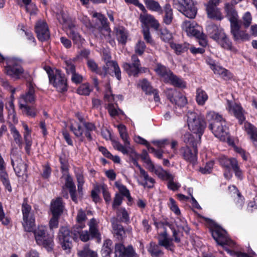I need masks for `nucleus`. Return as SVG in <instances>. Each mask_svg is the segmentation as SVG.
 I'll return each mask as SVG.
<instances>
[{
	"label": "nucleus",
	"instance_id": "obj_28",
	"mask_svg": "<svg viewBox=\"0 0 257 257\" xmlns=\"http://www.w3.org/2000/svg\"><path fill=\"white\" fill-rule=\"evenodd\" d=\"M165 83H169L175 87L185 88L186 87V83L182 78L175 75L173 72L168 76Z\"/></svg>",
	"mask_w": 257,
	"mask_h": 257
},
{
	"label": "nucleus",
	"instance_id": "obj_34",
	"mask_svg": "<svg viewBox=\"0 0 257 257\" xmlns=\"http://www.w3.org/2000/svg\"><path fill=\"white\" fill-rule=\"evenodd\" d=\"M148 251L152 257H162L164 252L159 244L154 241H151L147 247Z\"/></svg>",
	"mask_w": 257,
	"mask_h": 257
},
{
	"label": "nucleus",
	"instance_id": "obj_14",
	"mask_svg": "<svg viewBox=\"0 0 257 257\" xmlns=\"http://www.w3.org/2000/svg\"><path fill=\"white\" fill-rule=\"evenodd\" d=\"M132 63H123L122 67L128 76L135 77H138L139 74L141 72V64L140 59L136 54L131 56Z\"/></svg>",
	"mask_w": 257,
	"mask_h": 257
},
{
	"label": "nucleus",
	"instance_id": "obj_54",
	"mask_svg": "<svg viewBox=\"0 0 257 257\" xmlns=\"http://www.w3.org/2000/svg\"><path fill=\"white\" fill-rule=\"evenodd\" d=\"M208 98V95L204 90L201 88H198L197 89L196 101L198 105L203 106Z\"/></svg>",
	"mask_w": 257,
	"mask_h": 257
},
{
	"label": "nucleus",
	"instance_id": "obj_11",
	"mask_svg": "<svg viewBox=\"0 0 257 257\" xmlns=\"http://www.w3.org/2000/svg\"><path fill=\"white\" fill-rule=\"evenodd\" d=\"M73 236L72 227L71 229L68 226H62L60 227L57 237L63 250L70 251L73 246Z\"/></svg>",
	"mask_w": 257,
	"mask_h": 257
},
{
	"label": "nucleus",
	"instance_id": "obj_27",
	"mask_svg": "<svg viewBox=\"0 0 257 257\" xmlns=\"http://www.w3.org/2000/svg\"><path fill=\"white\" fill-rule=\"evenodd\" d=\"M69 129L76 138H80V142H85V138L83 134L85 135V128L80 123L75 121L73 123H71L69 125Z\"/></svg>",
	"mask_w": 257,
	"mask_h": 257
},
{
	"label": "nucleus",
	"instance_id": "obj_20",
	"mask_svg": "<svg viewBox=\"0 0 257 257\" xmlns=\"http://www.w3.org/2000/svg\"><path fill=\"white\" fill-rule=\"evenodd\" d=\"M103 67H105L104 70H106V72L103 74V76H105L108 73L113 76L114 73L118 80L120 81L121 79V70L116 61L108 60L105 61V65Z\"/></svg>",
	"mask_w": 257,
	"mask_h": 257
},
{
	"label": "nucleus",
	"instance_id": "obj_25",
	"mask_svg": "<svg viewBox=\"0 0 257 257\" xmlns=\"http://www.w3.org/2000/svg\"><path fill=\"white\" fill-rule=\"evenodd\" d=\"M140 20L143 25V28L151 27L156 31L159 30L160 24L153 16L149 14L141 15Z\"/></svg>",
	"mask_w": 257,
	"mask_h": 257
},
{
	"label": "nucleus",
	"instance_id": "obj_6",
	"mask_svg": "<svg viewBox=\"0 0 257 257\" xmlns=\"http://www.w3.org/2000/svg\"><path fill=\"white\" fill-rule=\"evenodd\" d=\"M209 230L216 243L222 246L228 253H231L232 250L224 246L233 244V241L228 236L226 231L215 222H212Z\"/></svg>",
	"mask_w": 257,
	"mask_h": 257
},
{
	"label": "nucleus",
	"instance_id": "obj_35",
	"mask_svg": "<svg viewBox=\"0 0 257 257\" xmlns=\"http://www.w3.org/2000/svg\"><path fill=\"white\" fill-rule=\"evenodd\" d=\"M75 175L77 182V191L80 197H82L83 186L85 183V179L83 175V172L79 168L75 171Z\"/></svg>",
	"mask_w": 257,
	"mask_h": 257
},
{
	"label": "nucleus",
	"instance_id": "obj_8",
	"mask_svg": "<svg viewBox=\"0 0 257 257\" xmlns=\"http://www.w3.org/2000/svg\"><path fill=\"white\" fill-rule=\"evenodd\" d=\"M187 121L191 132L198 136L199 140H201L206 127V122L203 116L198 115L195 112H190L188 114Z\"/></svg>",
	"mask_w": 257,
	"mask_h": 257
},
{
	"label": "nucleus",
	"instance_id": "obj_43",
	"mask_svg": "<svg viewBox=\"0 0 257 257\" xmlns=\"http://www.w3.org/2000/svg\"><path fill=\"white\" fill-rule=\"evenodd\" d=\"M87 65L88 69L93 73H95L99 75L103 76V74H105L106 70L105 67H98L97 63L93 59H88L87 61Z\"/></svg>",
	"mask_w": 257,
	"mask_h": 257
},
{
	"label": "nucleus",
	"instance_id": "obj_22",
	"mask_svg": "<svg viewBox=\"0 0 257 257\" xmlns=\"http://www.w3.org/2000/svg\"><path fill=\"white\" fill-rule=\"evenodd\" d=\"M76 116L79 121V123H82L85 128V137L88 142H91L93 139L92 136V132L96 130L95 124L93 122L86 121L84 118L80 115L79 113L76 114Z\"/></svg>",
	"mask_w": 257,
	"mask_h": 257
},
{
	"label": "nucleus",
	"instance_id": "obj_29",
	"mask_svg": "<svg viewBox=\"0 0 257 257\" xmlns=\"http://www.w3.org/2000/svg\"><path fill=\"white\" fill-rule=\"evenodd\" d=\"M154 71L158 76L163 79L164 82H165L166 80H167L168 76L172 72L169 67L160 63L156 64V67L154 68Z\"/></svg>",
	"mask_w": 257,
	"mask_h": 257
},
{
	"label": "nucleus",
	"instance_id": "obj_16",
	"mask_svg": "<svg viewBox=\"0 0 257 257\" xmlns=\"http://www.w3.org/2000/svg\"><path fill=\"white\" fill-rule=\"evenodd\" d=\"M178 154L186 162L194 164L197 160L198 148L185 146L179 149Z\"/></svg>",
	"mask_w": 257,
	"mask_h": 257
},
{
	"label": "nucleus",
	"instance_id": "obj_4",
	"mask_svg": "<svg viewBox=\"0 0 257 257\" xmlns=\"http://www.w3.org/2000/svg\"><path fill=\"white\" fill-rule=\"evenodd\" d=\"M44 70L48 74L49 83L56 88L58 92L64 93L67 91V80L65 74L61 70L56 69L54 71L49 66H45Z\"/></svg>",
	"mask_w": 257,
	"mask_h": 257
},
{
	"label": "nucleus",
	"instance_id": "obj_30",
	"mask_svg": "<svg viewBox=\"0 0 257 257\" xmlns=\"http://www.w3.org/2000/svg\"><path fill=\"white\" fill-rule=\"evenodd\" d=\"M114 31L118 42L123 45H125L128 37V33L125 28L123 26L115 27Z\"/></svg>",
	"mask_w": 257,
	"mask_h": 257
},
{
	"label": "nucleus",
	"instance_id": "obj_39",
	"mask_svg": "<svg viewBox=\"0 0 257 257\" xmlns=\"http://www.w3.org/2000/svg\"><path fill=\"white\" fill-rule=\"evenodd\" d=\"M206 11L208 18L210 19L221 21L223 19L222 13L218 8L206 7Z\"/></svg>",
	"mask_w": 257,
	"mask_h": 257
},
{
	"label": "nucleus",
	"instance_id": "obj_23",
	"mask_svg": "<svg viewBox=\"0 0 257 257\" xmlns=\"http://www.w3.org/2000/svg\"><path fill=\"white\" fill-rule=\"evenodd\" d=\"M65 208V203L61 197H56L51 200L50 209L52 215L61 216Z\"/></svg>",
	"mask_w": 257,
	"mask_h": 257
},
{
	"label": "nucleus",
	"instance_id": "obj_53",
	"mask_svg": "<svg viewBox=\"0 0 257 257\" xmlns=\"http://www.w3.org/2000/svg\"><path fill=\"white\" fill-rule=\"evenodd\" d=\"M231 188H232L233 190L234 191V193H236L237 194V198L235 201L236 206L239 209H241L244 204L245 198L235 185L229 186L228 187L229 189H231Z\"/></svg>",
	"mask_w": 257,
	"mask_h": 257
},
{
	"label": "nucleus",
	"instance_id": "obj_61",
	"mask_svg": "<svg viewBox=\"0 0 257 257\" xmlns=\"http://www.w3.org/2000/svg\"><path fill=\"white\" fill-rule=\"evenodd\" d=\"M127 155H129L133 164L139 169L140 172H141V169H144L138 163V154L134 149L132 148L129 149V153Z\"/></svg>",
	"mask_w": 257,
	"mask_h": 257
},
{
	"label": "nucleus",
	"instance_id": "obj_3",
	"mask_svg": "<svg viewBox=\"0 0 257 257\" xmlns=\"http://www.w3.org/2000/svg\"><path fill=\"white\" fill-rule=\"evenodd\" d=\"M207 30L211 38L215 41L222 48L233 52L236 51L231 41L223 29L216 25L211 24L208 26Z\"/></svg>",
	"mask_w": 257,
	"mask_h": 257
},
{
	"label": "nucleus",
	"instance_id": "obj_62",
	"mask_svg": "<svg viewBox=\"0 0 257 257\" xmlns=\"http://www.w3.org/2000/svg\"><path fill=\"white\" fill-rule=\"evenodd\" d=\"M142 31L144 36V38L146 42L148 44H149L152 46H154L155 43L150 34V28L148 27L143 28Z\"/></svg>",
	"mask_w": 257,
	"mask_h": 257
},
{
	"label": "nucleus",
	"instance_id": "obj_1",
	"mask_svg": "<svg viewBox=\"0 0 257 257\" xmlns=\"http://www.w3.org/2000/svg\"><path fill=\"white\" fill-rule=\"evenodd\" d=\"M224 12L225 17L230 22V33L235 41L241 40L244 41L249 39V35L245 31L241 30V24L239 16L235 6L232 4H225Z\"/></svg>",
	"mask_w": 257,
	"mask_h": 257
},
{
	"label": "nucleus",
	"instance_id": "obj_45",
	"mask_svg": "<svg viewBox=\"0 0 257 257\" xmlns=\"http://www.w3.org/2000/svg\"><path fill=\"white\" fill-rule=\"evenodd\" d=\"M69 36L72 39L74 45H76L78 49L82 47V45L85 42V39L82 38L77 31L69 32Z\"/></svg>",
	"mask_w": 257,
	"mask_h": 257
},
{
	"label": "nucleus",
	"instance_id": "obj_57",
	"mask_svg": "<svg viewBox=\"0 0 257 257\" xmlns=\"http://www.w3.org/2000/svg\"><path fill=\"white\" fill-rule=\"evenodd\" d=\"M92 90L93 89L90 87V85L88 83H84L81 84L78 87L76 92L79 95L88 96Z\"/></svg>",
	"mask_w": 257,
	"mask_h": 257
},
{
	"label": "nucleus",
	"instance_id": "obj_49",
	"mask_svg": "<svg viewBox=\"0 0 257 257\" xmlns=\"http://www.w3.org/2000/svg\"><path fill=\"white\" fill-rule=\"evenodd\" d=\"M146 7L150 11L163 14V10L159 3L154 0H143Z\"/></svg>",
	"mask_w": 257,
	"mask_h": 257
},
{
	"label": "nucleus",
	"instance_id": "obj_48",
	"mask_svg": "<svg viewBox=\"0 0 257 257\" xmlns=\"http://www.w3.org/2000/svg\"><path fill=\"white\" fill-rule=\"evenodd\" d=\"M78 257H98L97 253L90 249L88 245H85L82 249L77 251Z\"/></svg>",
	"mask_w": 257,
	"mask_h": 257
},
{
	"label": "nucleus",
	"instance_id": "obj_17",
	"mask_svg": "<svg viewBox=\"0 0 257 257\" xmlns=\"http://www.w3.org/2000/svg\"><path fill=\"white\" fill-rule=\"evenodd\" d=\"M114 253L115 257H139L132 245L125 247L122 242L115 244Z\"/></svg>",
	"mask_w": 257,
	"mask_h": 257
},
{
	"label": "nucleus",
	"instance_id": "obj_40",
	"mask_svg": "<svg viewBox=\"0 0 257 257\" xmlns=\"http://www.w3.org/2000/svg\"><path fill=\"white\" fill-rule=\"evenodd\" d=\"M76 224L72 227V228H79V229H83L85 227V221L87 219V216L85 212L82 209L78 211L77 215L76 216Z\"/></svg>",
	"mask_w": 257,
	"mask_h": 257
},
{
	"label": "nucleus",
	"instance_id": "obj_56",
	"mask_svg": "<svg viewBox=\"0 0 257 257\" xmlns=\"http://www.w3.org/2000/svg\"><path fill=\"white\" fill-rule=\"evenodd\" d=\"M93 17L97 18V19L100 22L103 29L105 31H110L109 22H108L107 19L105 17L104 15L101 13L95 12L93 14Z\"/></svg>",
	"mask_w": 257,
	"mask_h": 257
},
{
	"label": "nucleus",
	"instance_id": "obj_63",
	"mask_svg": "<svg viewBox=\"0 0 257 257\" xmlns=\"http://www.w3.org/2000/svg\"><path fill=\"white\" fill-rule=\"evenodd\" d=\"M170 210L174 212L176 215H179L181 214L180 210L178 206L176 201L172 197L169 198V203L168 204Z\"/></svg>",
	"mask_w": 257,
	"mask_h": 257
},
{
	"label": "nucleus",
	"instance_id": "obj_21",
	"mask_svg": "<svg viewBox=\"0 0 257 257\" xmlns=\"http://www.w3.org/2000/svg\"><path fill=\"white\" fill-rule=\"evenodd\" d=\"M235 160V158H228L225 156H221L218 158L220 166L224 169L223 176L227 180H230L232 177V174L229 171V168Z\"/></svg>",
	"mask_w": 257,
	"mask_h": 257
},
{
	"label": "nucleus",
	"instance_id": "obj_46",
	"mask_svg": "<svg viewBox=\"0 0 257 257\" xmlns=\"http://www.w3.org/2000/svg\"><path fill=\"white\" fill-rule=\"evenodd\" d=\"M112 241L110 239L104 240L101 249V254L103 257H109L112 253Z\"/></svg>",
	"mask_w": 257,
	"mask_h": 257
},
{
	"label": "nucleus",
	"instance_id": "obj_5",
	"mask_svg": "<svg viewBox=\"0 0 257 257\" xmlns=\"http://www.w3.org/2000/svg\"><path fill=\"white\" fill-rule=\"evenodd\" d=\"M212 122L208 128L211 130L214 136L221 141H225L228 135V128L226 126V122L222 115L214 112L210 113Z\"/></svg>",
	"mask_w": 257,
	"mask_h": 257
},
{
	"label": "nucleus",
	"instance_id": "obj_36",
	"mask_svg": "<svg viewBox=\"0 0 257 257\" xmlns=\"http://www.w3.org/2000/svg\"><path fill=\"white\" fill-rule=\"evenodd\" d=\"M112 228L114 237L118 241L122 242L126 237L125 231L123 226L117 223H112Z\"/></svg>",
	"mask_w": 257,
	"mask_h": 257
},
{
	"label": "nucleus",
	"instance_id": "obj_26",
	"mask_svg": "<svg viewBox=\"0 0 257 257\" xmlns=\"http://www.w3.org/2000/svg\"><path fill=\"white\" fill-rule=\"evenodd\" d=\"M23 127L25 130L24 133V139L25 144V149L27 155H30L31 153L32 140L31 138L32 130L29 128L28 125L25 122L23 123Z\"/></svg>",
	"mask_w": 257,
	"mask_h": 257
},
{
	"label": "nucleus",
	"instance_id": "obj_2",
	"mask_svg": "<svg viewBox=\"0 0 257 257\" xmlns=\"http://www.w3.org/2000/svg\"><path fill=\"white\" fill-rule=\"evenodd\" d=\"M36 224L32 226L31 231H25L33 232L36 243L45 248L48 252H52L54 250V236L50 234L45 225H39L35 227Z\"/></svg>",
	"mask_w": 257,
	"mask_h": 257
},
{
	"label": "nucleus",
	"instance_id": "obj_55",
	"mask_svg": "<svg viewBox=\"0 0 257 257\" xmlns=\"http://www.w3.org/2000/svg\"><path fill=\"white\" fill-rule=\"evenodd\" d=\"M138 85L147 95H151L152 91L155 89L151 85V83L146 79L144 78L139 81Z\"/></svg>",
	"mask_w": 257,
	"mask_h": 257
},
{
	"label": "nucleus",
	"instance_id": "obj_19",
	"mask_svg": "<svg viewBox=\"0 0 257 257\" xmlns=\"http://www.w3.org/2000/svg\"><path fill=\"white\" fill-rule=\"evenodd\" d=\"M182 27L188 36L197 38L203 33L202 28L195 22L185 21L183 22Z\"/></svg>",
	"mask_w": 257,
	"mask_h": 257
},
{
	"label": "nucleus",
	"instance_id": "obj_32",
	"mask_svg": "<svg viewBox=\"0 0 257 257\" xmlns=\"http://www.w3.org/2000/svg\"><path fill=\"white\" fill-rule=\"evenodd\" d=\"M244 131L249 136L253 145L257 144V127L248 121L244 122Z\"/></svg>",
	"mask_w": 257,
	"mask_h": 257
},
{
	"label": "nucleus",
	"instance_id": "obj_41",
	"mask_svg": "<svg viewBox=\"0 0 257 257\" xmlns=\"http://www.w3.org/2000/svg\"><path fill=\"white\" fill-rule=\"evenodd\" d=\"M229 171L230 172L232 171L234 173L235 177L237 180L242 181L243 179L244 171L241 168L239 162L236 159L229 168Z\"/></svg>",
	"mask_w": 257,
	"mask_h": 257
},
{
	"label": "nucleus",
	"instance_id": "obj_50",
	"mask_svg": "<svg viewBox=\"0 0 257 257\" xmlns=\"http://www.w3.org/2000/svg\"><path fill=\"white\" fill-rule=\"evenodd\" d=\"M19 107L22 109L24 114L31 117H35L37 115L36 108L26 104L20 103Z\"/></svg>",
	"mask_w": 257,
	"mask_h": 257
},
{
	"label": "nucleus",
	"instance_id": "obj_7",
	"mask_svg": "<svg viewBox=\"0 0 257 257\" xmlns=\"http://www.w3.org/2000/svg\"><path fill=\"white\" fill-rule=\"evenodd\" d=\"M59 161L60 163V169L62 173H68L69 165L68 159L65 154L59 157ZM65 186L68 189L69 192L72 200L75 203H78L77 191L76 186L73 181L72 177L68 174L65 178Z\"/></svg>",
	"mask_w": 257,
	"mask_h": 257
},
{
	"label": "nucleus",
	"instance_id": "obj_24",
	"mask_svg": "<svg viewBox=\"0 0 257 257\" xmlns=\"http://www.w3.org/2000/svg\"><path fill=\"white\" fill-rule=\"evenodd\" d=\"M35 86H32L31 84L26 86L25 92L21 95L20 99L25 103L24 104H33L35 103L36 100Z\"/></svg>",
	"mask_w": 257,
	"mask_h": 257
},
{
	"label": "nucleus",
	"instance_id": "obj_44",
	"mask_svg": "<svg viewBox=\"0 0 257 257\" xmlns=\"http://www.w3.org/2000/svg\"><path fill=\"white\" fill-rule=\"evenodd\" d=\"M234 116L237 119L238 123L242 124L245 120V117L243 113V108L240 105L235 104L231 107Z\"/></svg>",
	"mask_w": 257,
	"mask_h": 257
},
{
	"label": "nucleus",
	"instance_id": "obj_51",
	"mask_svg": "<svg viewBox=\"0 0 257 257\" xmlns=\"http://www.w3.org/2000/svg\"><path fill=\"white\" fill-rule=\"evenodd\" d=\"M10 131L15 142L19 146L20 149H22L23 146L22 136L16 126L12 124L10 125Z\"/></svg>",
	"mask_w": 257,
	"mask_h": 257
},
{
	"label": "nucleus",
	"instance_id": "obj_13",
	"mask_svg": "<svg viewBox=\"0 0 257 257\" xmlns=\"http://www.w3.org/2000/svg\"><path fill=\"white\" fill-rule=\"evenodd\" d=\"M6 65L5 66V73L15 79H19L23 73V67L18 60L15 58H5Z\"/></svg>",
	"mask_w": 257,
	"mask_h": 257
},
{
	"label": "nucleus",
	"instance_id": "obj_10",
	"mask_svg": "<svg viewBox=\"0 0 257 257\" xmlns=\"http://www.w3.org/2000/svg\"><path fill=\"white\" fill-rule=\"evenodd\" d=\"M120 137L123 142L122 145L119 142L116 140L112 141V145L114 149L121 152L123 155H127L129 153V149H132L130 146L129 137L127 133L126 127L123 124H119L117 126Z\"/></svg>",
	"mask_w": 257,
	"mask_h": 257
},
{
	"label": "nucleus",
	"instance_id": "obj_64",
	"mask_svg": "<svg viewBox=\"0 0 257 257\" xmlns=\"http://www.w3.org/2000/svg\"><path fill=\"white\" fill-rule=\"evenodd\" d=\"M65 69L66 73L68 74H72L76 71V67L74 62L71 60L69 59L65 61Z\"/></svg>",
	"mask_w": 257,
	"mask_h": 257
},
{
	"label": "nucleus",
	"instance_id": "obj_60",
	"mask_svg": "<svg viewBox=\"0 0 257 257\" xmlns=\"http://www.w3.org/2000/svg\"><path fill=\"white\" fill-rule=\"evenodd\" d=\"M172 239L170 238L163 239L159 238L158 240V244L160 246H163L167 250L172 251L173 249L171 247H174V244L172 242Z\"/></svg>",
	"mask_w": 257,
	"mask_h": 257
},
{
	"label": "nucleus",
	"instance_id": "obj_18",
	"mask_svg": "<svg viewBox=\"0 0 257 257\" xmlns=\"http://www.w3.org/2000/svg\"><path fill=\"white\" fill-rule=\"evenodd\" d=\"M35 32L38 40L43 42L50 38V32L47 23L43 21H38L35 26Z\"/></svg>",
	"mask_w": 257,
	"mask_h": 257
},
{
	"label": "nucleus",
	"instance_id": "obj_12",
	"mask_svg": "<svg viewBox=\"0 0 257 257\" xmlns=\"http://www.w3.org/2000/svg\"><path fill=\"white\" fill-rule=\"evenodd\" d=\"M27 198H24L22 205L23 214L22 225L25 231H31L32 226L35 223V217L33 213H31L32 207L28 203Z\"/></svg>",
	"mask_w": 257,
	"mask_h": 257
},
{
	"label": "nucleus",
	"instance_id": "obj_59",
	"mask_svg": "<svg viewBox=\"0 0 257 257\" xmlns=\"http://www.w3.org/2000/svg\"><path fill=\"white\" fill-rule=\"evenodd\" d=\"M11 221V218L6 215L2 203L0 202V222L5 226L9 225Z\"/></svg>",
	"mask_w": 257,
	"mask_h": 257
},
{
	"label": "nucleus",
	"instance_id": "obj_58",
	"mask_svg": "<svg viewBox=\"0 0 257 257\" xmlns=\"http://www.w3.org/2000/svg\"><path fill=\"white\" fill-rule=\"evenodd\" d=\"M252 16L249 12H245L242 17V21H240L241 26L244 29H247L251 24Z\"/></svg>",
	"mask_w": 257,
	"mask_h": 257
},
{
	"label": "nucleus",
	"instance_id": "obj_38",
	"mask_svg": "<svg viewBox=\"0 0 257 257\" xmlns=\"http://www.w3.org/2000/svg\"><path fill=\"white\" fill-rule=\"evenodd\" d=\"M140 173V177L144 178L145 182H140L139 184L143 186L145 188H152L155 183V179L150 177L147 172L144 169H141Z\"/></svg>",
	"mask_w": 257,
	"mask_h": 257
},
{
	"label": "nucleus",
	"instance_id": "obj_47",
	"mask_svg": "<svg viewBox=\"0 0 257 257\" xmlns=\"http://www.w3.org/2000/svg\"><path fill=\"white\" fill-rule=\"evenodd\" d=\"M0 181L2 182L6 190H7L9 192H11L12 191V187L9 174L7 170L0 171Z\"/></svg>",
	"mask_w": 257,
	"mask_h": 257
},
{
	"label": "nucleus",
	"instance_id": "obj_31",
	"mask_svg": "<svg viewBox=\"0 0 257 257\" xmlns=\"http://www.w3.org/2000/svg\"><path fill=\"white\" fill-rule=\"evenodd\" d=\"M182 140L186 144V146L189 147L197 148V145L201 142V140H199L198 136L196 135V138L190 133H186L182 136Z\"/></svg>",
	"mask_w": 257,
	"mask_h": 257
},
{
	"label": "nucleus",
	"instance_id": "obj_37",
	"mask_svg": "<svg viewBox=\"0 0 257 257\" xmlns=\"http://www.w3.org/2000/svg\"><path fill=\"white\" fill-rule=\"evenodd\" d=\"M163 14H164L163 16V22L167 25H170L173 19V10L170 4L167 3L163 7Z\"/></svg>",
	"mask_w": 257,
	"mask_h": 257
},
{
	"label": "nucleus",
	"instance_id": "obj_42",
	"mask_svg": "<svg viewBox=\"0 0 257 257\" xmlns=\"http://www.w3.org/2000/svg\"><path fill=\"white\" fill-rule=\"evenodd\" d=\"M170 47L174 50L177 55H180L188 51L189 49V44L184 43L183 44H177L173 42L170 43Z\"/></svg>",
	"mask_w": 257,
	"mask_h": 257
},
{
	"label": "nucleus",
	"instance_id": "obj_9",
	"mask_svg": "<svg viewBox=\"0 0 257 257\" xmlns=\"http://www.w3.org/2000/svg\"><path fill=\"white\" fill-rule=\"evenodd\" d=\"M174 8L182 13L186 17L194 19L197 13V9L193 0H173Z\"/></svg>",
	"mask_w": 257,
	"mask_h": 257
},
{
	"label": "nucleus",
	"instance_id": "obj_15",
	"mask_svg": "<svg viewBox=\"0 0 257 257\" xmlns=\"http://www.w3.org/2000/svg\"><path fill=\"white\" fill-rule=\"evenodd\" d=\"M166 94L167 98L170 102L178 107H184L187 103L186 97L175 89L170 88L168 89Z\"/></svg>",
	"mask_w": 257,
	"mask_h": 257
},
{
	"label": "nucleus",
	"instance_id": "obj_33",
	"mask_svg": "<svg viewBox=\"0 0 257 257\" xmlns=\"http://www.w3.org/2000/svg\"><path fill=\"white\" fill-rule=\"evenodd\" d=\"M72 234H73V240L78 241L79 239L83 242H86L90 239V234L88 231H83L82 229L77 228H72Z\"/></svg>",
	"mask_w": 257,
	"mask_h": 257
},
{
	"label": "nucleus",
	"instance_id": "obj_52",
	"mask_svg": "<svg viewBox=\"0 0 257 257\" xmlns=\"http://www.w3.org/2000/svg\"><path fill=\"white\" fill-rule=\"evenodd\" d=\"M160 36L161 39L165 43H168L169 45L170 43L173 42V38L172 34L166 27H162L159 30Z\"/></svg>",
	"mask_w": 257,
	"mask_h": 257
}]
</instances>
